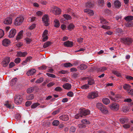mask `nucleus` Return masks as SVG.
Segmentation results:
<instances>
[{"label":"nucleus","instance_id":"obj_54","mask_svg":"<svg viewBox=\"0 0 133 133\" xmlns=\"http://www.w3.org/2000/svg\"><path fill=\"white\" fill-rule=\"evenodd\" d=\"M4 34V31L2 29H0V38L2 37Z\"/></svg>","mask_w":133,"mask_h":133},{"label":"nucleus","instance_id":"obj_64","mask_svg":"<svg viewBox=\"0 0 133 133\" xmlns=\"http://www.w3.org/2000/svg\"><path fill=\"white\" fill-rule=\"evenodd\" d=\"M67 95L69 97H72L74 95V94L72 92L69 91L67 93Z\"/></svg>","mask_w":133,"mask_h":133},{"label":"nucleus","instance_id":"obj_52","mask_svg":"<svg viewBox=\"0 0 133 133\" xmlns=\"http://www.w3.org/2000/svg\"><path fill=\"white\" fill-rule=\"evenodd\" d=\"M49 77H51L53 78H55L56 76L55 75L53 74L47 73L46 74Z\"/></svg>","mask_w":133,"mask_h":133},{"label":"nucleus","instance_id":"obj_15","mask_svg":"<svg viewBox=\"0 0 133 133\" xmlns=\"http://www.w3.org/2000/svg\"><path fill=\"white\" fill-rule=\"evenodd\" d=\"M36 70L35 69H31L28 70L26 72V74L28 76L32 75L36 73Z\"/></svg>","mask_w":133,"mask_h":133},{"label":"nucleus","instance_id":"obj_50","mask_svg":"<svg viewBox=\"0 0 133 133\" xmlns=\"http://www.w3.org/2000/svg\"><path fill=\"white\" fill-rule=\"evenodd\" d=\"M101 27L104 29H110V26L105 25H103Z\"/></svg>","mask_w":133,"mask_h":133},{"label":"nucleus","instance_id":"obj_53","mask_svg":"<svg viewBox=\"0 0 133 133\" xmlns=\"http://www.w3.org/2000/svg\"><path fill=\"white\" fill-rule=\"evenodd\" d=\"M43 81V79L42 78H41L38 79L36 81V83H40L42 82Z\"/></svg>","mask_w":133,"mask_h":133},{"label":"nucleus","instance_id":"obj_31","mask_svg":"<svg viewBox=\"0 0 133 133\" xmlns=\"http://www.w3.org/2000/svg\"><path fill=\"white\" fill-rule=\"evenodd\" d=\"M51 43L50 42L48 41L45 42L43 46L44 48H46L48 47L49 45L51 44Z\"/></svg>","mask_w":133,"mask_h":133},{"label":"nucleus","instance_id":"obj_44","mask_svg":"<svg viewBox=\"0 0 133 133\" xmlns=\"http://www.w3.org/2000/svg\"><path fill=\"white\" fill-rule=\"evenodd\" d=\"M127 92L128 94L133 96V89L130 88L127 91Z\"/></svg>","mask_w":133,"mask_h":133},{"label":"nucleus","instance_id":"obj_46","mask_svg":"<svg viewBox=\"0 0 133 133\" xmlns=\"http://www.w3.org/2000/svg\"><path fill=\"white\" fill-rule=\"evenodd\" d=\"M126 26L127 27H131L133 26V22H129L126 24Z\"/></svg>","mask_w":133,"mask_h":133},{"label":"nucleus","instance_id":"obj_26","mask_svg":"<svg viewBox=\"0 0 133 133\" xmlns=\"http://www.w3.org/2000/svg\"><path fill=\"white\" fill-rule=\"evenodd\" d=\"M129 108L127 106L124 105L123 106L122 109V110L124 112H126L128 111Z\"/></svg>","mask_w":133,"mask_h":133},{"label":"nucleus","instance_id":"obj_58","mask_svg":"<svg viewBox=\"0 0 133 133\" xmlns=\"http://www.w3.org/2000/svg\"><path fill=\"white\" fill-rule=\"evenodd\" d=\"M25 40L26 42V43L27 44H29L32 41L31 39H29L28 38H26Z\"/></svg>","mask_w":133,"mask_h":133},{"label":"nucleus","instance_id":"obj_24","mask_svg":"<svg viewBox=\"0 0 133 133\" xmlns=\"http://www.w3.org/2000/svg\"><path fill=\"white\" fill-rule=\"evenodd\" d=\"M23 31L22 30L20 31L18 34L16 38V39L18 40L21 39L22 36V34L23 33Z\"/></svg>","mask_w":133,"mask_h":133},{"label":"nucleus","instance_id":"obj_37","mask_svg":"<svg viewBox=\"0 0 133 133\" xmlns=\"http://www.w3.org/2000/svg\"><path fill=\"white\" fill-rule=\"evenodd\" d=\"M59 124V122L58 120H55L52 123V125L54 126L58 125Z\"/></svg>","mask_w":133,"mask_h":133},{"label":"nucleus","instance_id":"obj_3","mask_svg":"<svg viewBox=\"0 0 133 133\" xmlns=\"http://www.w3.org/2000/svg\"><path fill=\"white\" fill-rule=\"evenodd\" d=\"M24 18L23 16L17 17L15 19L14 24L16 25H20L23 22Z\"/></svg>","mask_w":133,"mask_h":133},{"label":"nucleus","instance_id":"obj_4","mask_svg":"<svg viewBox=\"0 0 133 133\" xmlns=\"http://www.w3.org/2000/svg\"><path fill=\"white\" fill-rule=\"evenodd\" d=\"M80 113L82 117H84L90 114V111L88 109H83L81 110Z\"/></svg>","mask_w":133,"mask_h":133},{"label":"nucleus","instance_id":"obj_35","mask_svg":"<svg viewBox=\"0 0 133 133\" xmlns=\"http://www.w3.org/2000/svg\"><path fill=\"white\" fill-rule=\"evenodd\" d=\"M103 105H104L102 103H97L96 106L97 108L100 110Z\"/></svg>","mask_w":133,"mask_h":133},{"label":"nucleus","instance_id":"obj_11","mask_svg":"<svg viewBox=\"0 0 133 133\" xmlns=\"http://www.w3.org/2000/svg\"><path fill=\"white\" fill-rule=\"evenodd\" d=\"M12 18L8 17L5 19L3 22L4 23L6 24H10L12 23Z\"/></svg>","mask_w":133,"mask_h":133},{"label":"nucleus","instance_id":"obj_63","mask_svg":"<svg viewBox=\"0 0 133 133\" xmlns=\"http://www.w3.org/2000/svg\"><path fill=\"white\" fill-rule=\"evenodd\" d=\"M55 90L57 91H60L62 90V89L60 87H57L55 88Z\"/></svg>","mask_w":133,"mask_h":133},{"label":"nucleus","instance_id":"obj_27","mask_svg":"<svg viewBox=\"0 0 133 133\" xmlns=\"http://www.w3.org/2000/svg\"><path fill=\"white\" fill-rule=\"evenodd\" d=\"M121 96L119 95H117L114 98V101L117 102H119L121 101Z\"/></svg>","mask_w":133,"mask_h":133},{"label":"nucleus","instance_id":"obj_9","mask_svg":"<svg viewBox=\"0 0 133 133\" xmlns=\"http://www.w3.org/2000/svg\"><path fill=\"white\" fill-rule=\"evenodd\" d=\"M110 108L113 110L117 111L119 109V105L116 103H114L110 105Z\"/></svg>","mask_w":133,"mask_h":133},{"label":"nucleus","instance_id":"obj_62","mask_svg":"<svg viewBox=\"0 0 133 133\" xmlns=\"http://www.w3.org/2000/svg\"><path fill=\"white\" fill-rule=\"evenodd\" d=\"M4 105L9 108L10 109L11 108L12 105L10 104L8 102L5 104Z\"/></svg>","mask_w":133,"mask_h":133},{"label":"nucleus","instance_id":"obj_61","mask_svg":"<svg viewBox=\"0 0 133 133\" xmlns=\"http://www.w3.org/2000/svg\"><path fill=\"white\" fill-rule=\"evenodd\" d=\"M123 127L125 129H128L129 128L130 126V125L128 124H125L123 125Z\"/></svg>","mask_w":133,"mask_h":133},{"label":"nucleus","instance_id":"obj_57","mask_svg":"<svg viewBox=\"0 0 133 133\" xmlns=\"http://www.w3.org/2000/svg\"><path fill=\"white\" fill-rule=\"evenodd\" d=\"M89 86L87 84H86L82 85L81 87L82 89H86L89 88Z\"/></svg>","mask_w":133,"mask_h":133},{"label":"nucleus","instance_id":"obj_38","mask_svg":"<svg viewBox=\"0 0 133 133\" xmlns=\"http://www.w3.org/2000/svg\"><path fill=\"white\" fill-rule=\"evenodd\" d=\"M95 82L93 79H89L88 81V84L89 85H91L94 84Z\"/></svg>","mask_w":133,"mask_h":133},{"label":"nucleus","instance_id":"obj_21","mask_svg":"<svg viewBox=\"0 0 133 133\" xmlns=\"http://www.w3.org/2000/svg\"><path fill=\"white\" fill-rule=\"evenodd\" d=\"M87 68V66L84 64H82L78 67V69L81 70H85Z\"/></svg>","mask_w":133,"mask_h":133},{"label":"nucleus","instance_id":"obj_30","mask_svg":"<svg viewBox=\"0 0 133 133\" xmlns=\"http://www.w3.org/2000/svg\"><path fill=\"white\" fill-rule=\"evenodd\" d=\"M124 19L127 21H131L133 19V16H128L125 17Z\"/></svg>","mask_w":133,"mask_h":133},{"label":"nucleus","instance_id":"obj_28","mask_svg":"<svg viewBox=\"0 0 133 133\" xmlns=\"http://www.w3.org/2000/svg\"><path fill=\"white\" fill-rule=\"evenodd\" d=\"M112 72L114 74L116 75L117 77H120L121 76V74L117 71L113 70Z\"/></svg>","mask_w":133,"mask_h":133},{"label":"nucleus","instance_id":"obj_23","mask_svg":"<svg viewBox=\"0 0 133 133\" xmlns=\"http://www.w3.org/2000/svg\"><path fill=\"white\" fill-rule=\"evenodd\" d=\"M104 114L108 113V111L106 106L104 105L100 110Z\"/></svg>","mask_w":133,"mask_h":133},{"label":"nucleus","instance_id":"obj_32","mask_svg":"<svg viewBox=\"0 0 133 133\" xmlns=\"http://www.w3.org/2000/svg\"><path fill=\"white\" fill-rule=\"evenodd\" d=\"M55 23L54 26L56 28H58L60 25L59 22V21L57 19H55L54 21Z\"/></svg>","mask_w":133,"mask_h":133},{"label":"nucleus","instance_id":"obj_39","mask_svg":"<svg viewBox=\"0 0 133 133\" xmlns=\"http://www.w3.org/2000/svg\"><path fill=\"white\" fill-rule=\"evenodd\" d=\"M82 123L84 124H90V122L86 119H82L81 121Z\"/></svg>","mask_w":133,"mask_h":133},{"label":"nucleus","instance_id":"obj_7","mask_svg":"<svg viewBox=\"0 0 133 133\" xmlns=\"http://www.w3.org/2000/svg\"><path fill=\"white\" fill-rule=\"evenodd\" d=\"M42 20L46 26H48L49 25V19L47 15H44L42 18Z\"/></svg>","mask_w":133,"mask_h":133},{"label":"nucleus","instance_id":"obj_45","mask_svg":"<svg viewBox=\"0 0 133 133\" xmlns=\"http://www.w3.org/2000/svg\"><path fill=\"white\" fill-rule=\"evenodd\" d=\"M50 68L49 67H47L45 65H42L41 66L39 67L38 69H39L40 70H43L44 69H45L47 68V67Z\"/></svg>","mask_w":133,"mask_h":133},{"label":"nucleus","instance_id":"obj_40","mask_svg":"<svg viewBox=\"0 0 133 133\" xmlns=\"http://www.w3.org/2000/svg\"><path fill=\"white\" fill-rule=\"evenodd\" d=\"M34 90V87H31L28 89L27 90V92L30 93L32 92Z\"/></svg>","mask_w":133,"mask_h":133},{"label":"nucleus","instance_id":"obj_43","mask_svg":"<svg viewBox=\"0 0 133 133\" xmlns=\"http://www.w3.org/2000/svg\"><path fill=\"white\" fill-rule=\"evenodd\" d=\"M39 105V104L38 103H34L31 106V108L33 109L35 108Z\"/></svg>","mask_w":133,"mask_h":133},{"label":"nucleus","instance_id":"obj_22","mask_svg":"<svg viewBox=\"0 0 133 133\" xmlns=\"http://www.w3.org/2000/svg\"><path fill=\"white\" fill-rule=\"evenodd\" d=\"M114 5L116 8H119L121 6L120 2L116 0L114 1Z\"/></svg>","mask_w":133,"mask_h":133},{"label":"nucleus","instance_id":"obj_10","mask_svg":"<svg viewBox=\"0 0 133 133\" xmlns=\"http://www.w3.org/2000/svg\"><path fill=\"white\" fill-rule=\"evenodd\" d=\"M53 12L55 15H58L61 14V10L56 6H54L53 8Z\"/></svg>","mask_w":133,"mask_h":133},{"label":"nucleus","instance_id":"obj_49","mask_svg":"<svg viewBox=\"0 0 133 133\" xmlns=\"http://www.w3.org/2000/svg\"><path fill=\"white\" fill-rule=\"evenodd\" d=\"M107 69V68L103 66L101 67L98 69V70L100 72L103 71L104 70Z\"/></svg>","mask_w":133,"mask_h":133},{"label":"nucleus","instance_id":"obj_41","mask_svg":"<svg viewBox=\"0 0 133 133\" xmlns=\"http://www.w3.org/2000/svg\"><path fill=\"white\" fill-rule=\"evenodd\" d=\"M98 4L100 6H103L104 4V1L103 0H98Z\"/></svg>","mask_w":133,"mask_h":133},{"label":"nucleus","instance_id":"obj_12","mask_svg":"<svg viewBox=\"0 0 133 133\" xmlns=\"http://www.w3.org/2000/svg\"><path fill=\"white\" fill-rule=\"evenodd\" d=\"M73 42H72L68 41L64 43V45L67 47H71L73 45Z\"/></svg>","mask_w":133,"mask_h":133},{"label":"nucleus","instance_id":"obj_34","mask_svg":"<svg viewBox=\"0 0 133 133\" xmlns=\"http://www.w3.org/2000/svg\"><path fill=\"white\" fill-rule=\"evenodd\" d=\"M34 98V96L33 94H31L27 96L26 98L28 100H31L33 99Z\"/></svg>","mask_w":133,"mask_h":133},{"label":"nucleus","instance_id":"obj_6","mask_svg":"<svg viewBox=\"0 0 133 133\" xmlns=\"http://www.w3.org/2000/svg\"><path fill=\"white\" fill-rule=\"evenodd\" d=\"M95 5V2L93 1H90L86 2L85 4L86 8H92Z\"/></svg>","mask_w":133,"mask_h":133},{"label":"nucleus","instance_id":"obj_33","mask_svg":"<svg viewBox=\"0 0 133 133\" xmlns=\"http://www.w3.org/2000/svg\"><path fill=\"white\" fill-rule=\"evenodd\" d=\"M75 27L74 25L72 23L70 24L68 26V29L69 30L73 29Z\"/></svg>","mask_w":133,"mask_h":133},{"label":"nucleus","instance_id":"obj_17","mask_svg":"<svg viewBox=\"0 0 133 133\" xmlns=\"http://www.w3.org/2000/svg\"><path fill=\"white\" fill-rule=\"evenodd\" d=\"M10 40L7 39H5L2 41L3 45L5 46H8L10 43Z\"/></svg>","mask_w":133,"mask_h":133},{"label":"nucleus","instance_id":"obj_25","mask_svg":"<svg viewBox=\"0 0 133 133\" xmlns=\"http://www.w3.org/2000/svg\"><path fill=\"white\" fill-rule=\"evenodd\" d=\"M131 86L127 84H124L123 86V88L126 91V92L131 88Z\"/></svg>","mask_w":133,"mask_h":133},{"label":"nucleus","instance_id":"obj_42","mask_svg":"<svg viewBox=\"0 0 133 133\" xmlns=\"http://www.w3.org/2000/svg\"><path fill=\"white\" fill-rule=\"evenodd\" d=\"M73 66L72 64H71L70 63H68L64 64V66L65 67H71Z\"/></svg>","mask_w":133,"mask_h":133},{"label":"nucleus","instance_id":"obj_20","mask_svg":"<svg viewBox=\"0 0 133 133\" xmlns=\"http://www.w3.org/2000/svg\"><path fill=\"white\" fill-rule=\"evenodd\" d=\"M63 87L65 89L68 90L71 88V85L69 83H66L63 85Z\"/></svg>","mask_w":133,"mask_h":133},{"label":"nucleus","instance_id":"obj_29","mask_svg":"<svg viewBox=\"0 0 133 133\" xmlns=\"http://www.w3.org/2000/svg\"><path fill=\"white\" fill-rule=\"evenodd\" d=\"M103 103L106 105L108 104L110 102L109 100L107 98H103L102 99Z\"/></svg>","mask_w":133,"mask_h":133},{"label":"nucleus","instance_id":"obj_60","mask_svg":"<svg viewBox=\"0 0 133 133\" xmlns=\"http://www.w3.org/2000/svg\"><path fill=\"white\" fill-rule=\"evenodd\" d=\"M21 117V115L19 114H17L15 116V118L17 120L20 119Z\"/></svg>","mask_w":133,"mask_h":133},{"label":"nucleus","instance_id":"obj_48","mask_svg":"<svg viewBox=\"0 0 133 133\" xmlns=\"http://www.w3.org/2000/svg\"><path fill=\"white\" fill-rule=\"evenodd\" d=\"M78 127L80 129H83L86 128V125H85L80 124L78 125Z\"/></svg>","mask_w":133,"mask_h":133},{"label":"nucleus","instance_id":"obj_47","mask_svg":"<svg viewBox=\"0 0 133 133\" xmlns=\"http://www.w3.org/2000/svg\"><path fill=\"white\" fill-rule=\"evenodd\" d=\"M100 22L103 24H107L108 23L107 22L105 19L103 18H101L100 19Z\"/></svg>","mask_w":133,"mask_h":133},{"label":"nucleus","instance_id":"obj_18","mask_svg":"<svg viewBox=\"0 0 133 133\" xmlns=\"http://www.w3.org/2000/svg\"><path fill=\"white\" fill-rule=\"evenodd\" d=\"M84 12L88 14L90 16L93 15L94 14L93 11L92 10L85 9H84Z\"/></svg>","mask_w":133,"mask_h":133},{"label":"nucleus","instance_id":"obj_36","mask_svg":"<svg viewBox=\"0 0 133 133\" xmlns=\"http://www.w3.org/2000/svg\"><path fill=\"white\" fill-rule=\"evenodd\" d=\"M63 17L66 20H70L71 19V16L68 14H64L63 15Z\"/></svg>","mask_w":133,"mask_h":133},{"label":"nucleus","instance_id":"obj_19","mask_svg":"<svg viewBox=\"0 0 133 133\" xmlns=\"http://www.w3.org/2000/svg\"><path fill=\"white\" fill-rule=\"evenodd\" d=\"M27 53L26 52H17V55L18 57H24L26 56Z\"/></svg>","mask_w":133,"mask_h":133},{"label":"nucleus","instance_id":"obj_51","mask_svg":"<svg viewBox=\"0 0 133 133\" xmlns=\"http://www.w3.org/2000/svg\"><path fill=\"white\" fill-rule=\"evenodd\" d=\"M76 130V129L74 127H71L70 129V132H75Z\"/></svg>","mask_w":133,"mask_h":133},{"label":"nucleus","instance_id":"obj_13","mask_svg":"<svg viewBox=\"0 0 133 133\" xmlns=\"http://www.w3.org/2000/svg\"><path fill=\"white\" fill-rule=\"evenodd\" d=\"M120 122L121 124H123L125 123H127L128 122L129 119L127 117H122L119 119Z\"/></svg>","mask_w":133,"mask_h":133},{"label":"nucleus","instance_id":"obj_55","mask_svg":"<svg viewBox=\"0 0 133 133\" xmlns=\"http://www.w3.org/2000/svg\"><path fill=\"white\" fill-rule=\"evenodd\" d=\"M126 78L128 80H133V77L129 75H127L125 76Z\"/></svg>","mask_w":133,"mask_h":133},{"label":"nucleus","instance_id":"obj_2","mask_svg":"<svg viewBox=\"0 0 133 133\" xmlns=\"http://www.w3.org/2000/svg\"><path fill=\"white\" fill-rule=\"evenodd\" d=\"M14 98L15 103L17 105L21 104L23 100L22 97L19 95H16Z\"/></svg>","mask_w":133,"mask_h":133},{"label":"nucleus","instance_id":"obj_1","mask_svg":"<svg viewBox=\"0 0 133 133\" xmlns=\"http://www.w3.org/2000/svg\"><path fill=\"white\" fill-rule=\"evenodd\" d=\"M120 41L124 44L128 45L131 44L133 42V40L131 38L128 37L121 38Z\"/></svg>","mask_w":133,"mask_h":133},{"label":"nucleus","instance_id":"obj_14","mask_svg":"<svg viewBox=\"0 0 133 133\" xmlns=\"http://www.w3.org/2000/svg\"><path fill=\"white\" fill-rule=\"evenodd\" d=\"M16 33V30L15 29H12L10 31L9 36L10 38H12L14 37Z\"/></svg>","mask_w":133,"mask_h":133},{"label":"nucleus","instance_id":"obj_59","mask_svg":"<svg viewBox=\"0 0 133 133\" xmlns=\"http://www.w3.org/2000/svg\"><path fill=\"white\" fill-rule=\"evenodd\" d=\"M82 117L80 113L77 114L75 116V118L76 119H78V118H80Z\"/></svg>","mask_w":133,"mask_h":133},{"label":"nucleus","instance_id":"obj_8","mask_svg":"<svg viewBox=\"0 0 133 133\" xmlns=\"http://www.w3.org/2000/svg\"><path fill=\"white\" fill-rule=\"evenodd\" d=\"M10 62V58L7 57L4 59L2 62V64L3 67H6L8 65Z\"/></svg>","mask_w":133,"mask_h":133},{"label":"nucleus","instance_id":"obj_16","mask_svg":"<svg viewBox=\"0 0 133 133\" xmlns=\"http://www.w3.org/2000/svg\"><path fill=\"white\" fill-rule=\"evenodd\" d=\"M60 119L63 121H66L68 120L69 118L68 116L66 115L63 114L59 117Z\"/></svg>","mask_w":133,"mask_h":133},{"label":"nucleus","instance_id":"obj_5","mask_svg":"<svg viewBox=\"0 0 133 133\" xmlns=\"http://www.w3.org/2000/svg\"><path fill=\"white\" fill-rule=\"evenodd\" d=\"M98 96V92L97 91H94L89 93L88 96V97L90 99H94Z\"/></svg>","mask_w":133,"mask_h":133},{"label":"nucleus","instance_id":"obj_56","mask_svg":"<svg viewBox=\"0 0 133 133\" xmlns=\"http://www.w3.org/2000/svg\"><path fill=\"white\" fill-rule=\"evenodd\" d=\"M21 59L19 58H17L14 60L16 64H18L20 63Z\"/></svg>","mask_w":133,"mask_h":133}]
</instances>
